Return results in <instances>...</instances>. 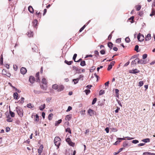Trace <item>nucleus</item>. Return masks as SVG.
Listing matches in <instances>:
<instances>
[{"mask_svg": "<svg viewBox=\"0 0 155 155\" xmlns=\"http://www.w3.org/2000/svg\"><path fill=\"white\" fill-rule=\"evenodd\" d=\"M52 88L54 89H58V85L57 84H54L52 85Z\"/></svg>", "mask_w": 155, "mask_h": 155, "instance_id": "obj_21", "label": "nucleus"}, {"mask_svg": "<svg viewBox=\"0 0 155 155\" xmlns=\"http://www.w3.org/2000/svg\"><path fill=\"white\" fill-rule=\"evenodd\" d=\"M121 41V38H118L116 40V42L117 43H119Z\"/></svg>", "mask_w": 155, "mask_h": 155, "instance_id": "obj_57", "label": "nucleus"}, {"mask_svg": "<svg viewBox=\"0 0 155 155\" xmlns=\"http://www.w3.org/2000/svg\"><path fill=\"white\" fill-rule=\"evenodd\" d=\"M100 52L101 54H104L105 53V51L104 50H101Z\"/></svg>", "mask_w": 155, "mask_h": 155, "instance_id": "obj_55", "label": "nucleus"}, {"mask_svg": "<svg viewBox=\"0 0 155 155\" xmlns=\"http://www.w3.org/2000/svg\"><path fill=\"white\" fill-rule=\"evenodd\" d=\"M20 72L21 74H24L26 73L27 70L25 68L22 67L21 69Z\"/></svg>", "mask_w": 155, "mask_h": 155, "instance_id": "obj_6", "label": "nucleus"}, {"mask_svg": "<svg viewBox=\"0 0 155 155\" xmlns=\"http://www.w3.org/2000/svg\"><path fill=\"white\" fill-rule=\"evenodd\" d=\"M83 76L82 75H80L78 78H77V79H79V80L80 79L82 78L81 80L82 81L83 80V79L82 78H83Z\"/></svg>", "mask_w": 155, "mask_h": 155, "instance_id": "obj_61", "label": "nucleus"}, {"mask_svg": "<svg viewBox=\"0 0 155 155\" xmlns=\"http://www.w3.org/2000/svg\"><path fill=\"white\" fill-rule=\"evenodd\" d=\"M123 146L124 147H127L129 146L128 143L127 141H124V142Z\"/></svg>", "mask_w": 155, "mask_h": 155, "instance_id": "obj_20", "label": "nucleus"}, {"mask_svg": "<svg viewBox=\"0 0 155 155\" xmlns=\"http://www.w3.org/2000/svg\"><path fill=\"white\" fill-rule=\"evenodd\" d=\"M132 143L134 144H137L139 143V141L137 140H132Z\"/></svg>", "mask_w": 155, "mask_h": 155, "instance_id": "obj_44", "label": "nucleus"}, {"mask_svg": "<svg viewBox=\"0 0 155 155\" xmlns=\"http://www.w3.org/2000/svg\"><path fill=\"white\" fill-rule=\"evenodd\" d=\"M77 56V54H75L73 57V60H74V61H75V59Z\"/></svg>", "mask_w": 155, "mask_h": 155, "instance_id": "obj_47", "label": "nucleus"}, {"mask_svg": "<svg viewBox=\"0 0 155 155\" xmlns=\"http://www.w3.org/2000/svg\"><path fill=\"white\" fill-rule=\"evenodd\" d=\"M28 10L31 13H33V9L32 7L31 6L28 7Z\"/></svg>", "mask_w": 155, "mask_h": 155, "instance_id": "obj_19", "label": "nucleus"}, {"mask_svg": "<svg viewBox=\"0 0 155 155\" xmlns=\"http://www.w3.org/2000/svg\"><path fill=\"white\" fill-rule=\"evenodd\" d=\"M10 130V128L8 127H7L6 128V132H8Z\"/></svg>", "mask_w": 155, "mask_h": 155, "instance_id": "obj_62", "label": "nucleus"}, {"mask_svg": "<svg viewBox=\"0 0 155 155\" xmlns=\"http://www.w3.org/2000/svg\"><path fill=\"white\" fill-rule=\"evenodd\" d=\"M27 35L29 37H31L33 36V33L32 32L29 31L27 32Z\"/></svg>", "mask_w": 155, "mask_h": 155, "instance_id": "obj_15", "label": "nucleus"}, {"mask_svg": "<svg viewBox=\"0 0 155 155\" xmlns=\"http://www.w3.org/2000/svg\"><path fill=\"white\" fill-rule=\"evenodd\" d=\"M66 132H68L69 133L71 134V131L70 129L69 128H67L66 129Z\"/></svg>", "mask_w": 155, "mask_h": 155, "instance_id": "obj_43", "label": "nucleus"}, {"mask_svg": "<svg viewBox=\"0 0 155 155\" xmlns=\"http://www.w3.org/2000/svg\"><path fill=\"white\" fill-rule=\"evenodd\" d=\"M139 86L140 87H141L143 85V82L142 81H140L139 82Z\"/></svg>", "mask_w": 155, "mask_h": 155, "instance_id": "obj_40", "label": "nucleus"}, {"mask_svg": "<svg viewBox=\"0 0 155 155\" xmlns=\"http://www.w3.org/2000/svg\"><path fill=\"white\" fill-rule=\"evenodd\" d=\"M53 114H50L48 116V119L49 120H51L52 119Z\"/></svg>", "mask_w": 155, "mask_h": 155, "instance_id": "obj_36", "label": "nucleus"}, {"mask_svg": "<svg viewBox=\"0 0 155 155\" xmlns=\"http://www.w3.org/2000/svg\"><path fill=\"white\" fill-rule=\"evenodd\" d=\"M104 93V91L102 90H101L99 92V95H103Z\"/></svg>", "mask_w": 155, "mask_h": 155, "instance_id": "obj_41", "label": "nucleus"}, {"mask_svg": "<svg viewBox=\"0 0 155 155\" xmlns=\"http://www.w3.org/2000/svg\"><path fill=\"white\" fill-rule=\"evenodd\" d=\"M119 92V91L118 89H116L115 90V92L116 93V94H117V95H118H118Z\"/></svg>", "mask_w": 155, "mask_h": 155, "instance_id": "obj_56", "label": "nucleus"}, {"mask_svg": "<svg viewBox=\"0 0 155 155\" xmlns=\"http://www.w3.org/2000/svg\"><path fill=\"white\" fill-rule=\"evenodd\" d=\"M72 62L73 61H68L66 60H65L64 61V63L68 65H71Z\"/></svg>", "mask_w": 155, "mask_h": 155, "instance_id": "obj_22", "label": "nucleus"}, {"mask_svg": "<svg viewBox=\"0 0 155 155\" xmlns=\"http://www.w3.org/2000/svg\"><path fill=\"white\" fill-rule=\"evenodd\" d=\"M16 111L20 117L23 116V110L22 108L19 107H17L16 108Z\"/></svg>", "mask_w": 155, "mask_h": 155, "instance_id": "obj_2", "label": "nucleus"}, {"mask_svg": "<svg viewBox=\"0 0 155 155\" xmlns=\"http://www.w3.org/2000/svg\"><path fill=\"white\" fill-rule=\"evenodd\" d=\"M142 141L144 142L145 143H147L148 142H149L150 141V139L149 138H146L144 139H143L142 140Z\"/></svg>", "mask_w": 155, "mask_h": 155, "instance_id": "obj_27", "label": "nucleus"}, {"mask_svg": "<svg viewBox=\"0 0 155 155\" xmlns=\"http://www.w3.org/2000/svg\"><path fill=\"white\" fill-rule=\"evenodd\" d=\"M43 147H42V148H39L38 149V152L39 154H41V153L42 152V150H43Z\"/></svg>", "mask_w": 155, "mask_h": 155, "instance_id": "obj_28", "label": "nucleus"}, {"mask_svg": "<svg viewBox=\"0 0 155 155\" xmlns=\"http://www.w3.org/2000/svg\"><path fill=\"white\" fill-rule=\"evenodd\" d=\"M115 63V61H112L110 62V65L112 67V66L114 65V64Z\"/></svg>", "mask_w": 155, "mask_h": 155, "instance_id": "obj_63", "label": "nucleus"}, {"mask_svg": "<svg viewBox=\"0 0 155 155\" xmlns=\"http://www.w3.org/2000/svg\"><path fill=\"white\" fill-rule=\"evenodd\" d=\"M139 59L136 58L134 60L132 61L131 63V65L134 66L135 65H136L137 62L139 63Z\"/></svg>", "mask_w": 155, "mask_h": 155, "instance_id": "obj_5", "label": "nucleus"}, {"mask_svg": "<svg viewBox=\"0 0 155 155\" xmlns=\"http://www.w3.org/2000/svg\"><path fill=\"white\" fill-rule=\"evenodd\" d=\"M61 121L62 120L61 119H60L58 121H56L55 123V126L58 125L61 122Z\"/></svg>", "mask_w": 155, "mask_h": 155, "instance_id": "obj_24", "label": "nucleus"}, {"mask_svg": "<svg viewBox=\"0 0 155 155\" xmlns=\"http://www.w3.org/2000/svg\"><path fill=\"white\" fill-rule=\"evenodd\" d=\"M151 38V35L150 34H148L146 36L145 40L146 41H149Z\"/></svg>", "mask_w": 155, "mask_h": 155, "instance_id": "obj_11", "label": "nucleus"}, {"mask_svg": "<svg viewBox=\"0 0 155 155\" xmlns=\"http://www.w3.org/2000/svg\"><path fill=\"white\" fill-rule=\"evenodd\" d=\"M9 113L12 117H14L15 113L13 112L10 110Z\"/></svg>", "mask_w": 155, "mask_h": 155, "instance_id": "obj_31", "label": "nucleus"}, {"mask_svg": "<svg viewBox=\"0 0 155 155\" xmlns=\"http://www.w3.org/2000/svg\"><path fill=\"white\" fill-rule=\"evenodd\" d=\"M7 120L8 122H11L12 121L13 119H12L11 118H9L7 119Z\"/></svg>", "mask_w": 155, "mask_h": 155, "instance_id": "obj_54", "label": "nucleus"}, {"mask_svg": "<svg viewBox=\"0 0 155 155\" xmlns=\"http://www.w3.org/2000/svg\"><path fill=\"white\" fill-rule=\"evenodd\" d=\"M136 7V9L137 11H139L141 8V6L140 5H137Z\"/></svg>", "mask_w": 155, "mask_h": 155, "instance_id": "obj_32", "label": "nucleus"}, {"mask_svg": "<svg viewBox=\"0 0 155 155\" xmlns=\"http://www.w3.org/2000/svg\"><path fill=\"white\" fill-rule=\"evenodd\" d=\"M5 71V70L4 69H3L2 71V73L5 75H6L7 76H8V77H9L11 76V74L8 73H5L4 72Z\"/></svg>", "mask_w": 155, "mask_h": 155, "instance_id": "obj_17", "label": "nucleus"}, {"mask_svg": "<svg viewBox=\"0 0 155 155\" xmlns=\"http://www.w3.org/2000/svg\"><path fill=\"white\" fill-rule=\"evenodd\" d=\"M147 57V54H144L143 55L142 58L143 59H145Z\"/></svg>", "mask_w": 155, "mask_h": 155, "instance_id": "obj_51", "label": "nucleus"}, {"mask_svg": "<svg viewBox=\"0 0 155 155\" xmlns=\"http://www.w3.org/2000/svg\"><path fill=\"white\" fill-rule=\"evenodd\" d=\"M66 141L68 143L70 142L71 141V139L69 138H67L66 139Z\"/></svg>", "mask_w": 155, "mask_h": 155, "instance_id": "obj_53", "label": "nucleus"}, {"mask_svg": "<svg viewBox=\"0 0 155 155\" xmlns=\"http://www.w3.org/2000/svg\"><path fill=\"white\" fill-rule=\"evenodd\" d=\"M32 49L33 51L36 52L38 51L37 47L35 44L32 45Z\"/></svg>", "mask_w": 155, "mask_h": 155, "instance_id": "obj_7", "label": "nucleus"}, {"mask_svg": "<svg viewBox=\"0 0 155 155\" xmlns=\"http://www.w3.org/2000/svg\"><path fill=\"white\" fill-rule=\"evenodd\" d=\"M18 94L17 92L14 93L13 94V97L15 99H18Z\"/></svg>", "mask_w": 155, "mask_h": 155, "instance_id": "obj_29", "label": "nucleus"}, {"mask_svg": "<svg viewBox=\"0 0 155 155\" xmlns=\"http://www.w3.org/2000/svg\"><path fill=\"white\" fill-rule=\"evenodd\" d=\"M137 38L139 41H142L144 40V37L143 35L139 33L137 35Z\"/></svg>", "mask_w": 155, "mask_h": 155, "instance_id": "obj_3", "label": "nucleus"}, {"mask_svg": "<svg viewBox=\"0 0 155 155\" xmlns=\"http://www.w3.org/2000/svg\"><path fill=\"white\" fill-rule=\"evenodd\" d=\"M38 23V20L37 19L34 20L33 22V25L34 28H36L37 26V24Z\"/></svg>", "mask_w": 155, "mask_h": 155, "instance_id": "obj_14", "label": "nucleus"}, {"mask_svg": "<svg viewBox=\"0 0 155 155\" xmlns=\"http://www.w3.org/2000/svg\"><path fill=\"white\" fill-rule=\"evenodd\" d=\"M41 87L44 90H46L47 89V87L46 86H44L43 85H41Z\"/></svg>", "mask_w": 155, "mask_h": 155, "instance_id": "obj_48", "label": "nucleus"}, {"mask_svg": "<svg viewBox=\"0 0 155 155\" xmlns=\"http://www.w3.org/2000/svg\"><path fill=\"white\" fill-rule=\"evenodd\" d=\"M86 26L85 25H84L79 30V32H81L85 28Z\"/></svg>", "mask_w": 155, "mask_h": 155, "instance_id": "obj_45", "label": "nucleus"}, {"mask_svg": "<svg viewBox=\"0 0 155 155\" xmlns=\"http://www.w3.org/2000/svg\"><path fill=\"white\" fill-rule=\"evenodd\" d=\"M72 115L71 114L68 115L66 116L65 118V120L66 121H69L72 117Z\"/></svg>", "mask_w": 155, "mask_h": 155, "instance_id": "obj_10", "label": "nucleus"}, {"mask_svg": "<svg viewBox=\"0 0 155 155\" xmlns=\"http://www.w3.org/2000/svg\"><path fill=\"white\" fill-rule=\"evenodd\" d=\"M27 107L28 108H31L33 107H34L32 105H31V104L30 103H29V104H27Z\"/></svg>", "mask_w": 155, "mask_h": 155, "instance_id": "obj_34", "label": "nucleus"}, {"mask_svg": "<svg viewBox=\"0 0 155 155\" xmlns=\"http://www.w3.org/2000/svg\"><path fill=\"white\" fill-rule=\"evenodd\" d=\"M95 69V67L93 66L92 67L91 69H90V72H92Z\"/></svg>", "mask_w": 155, "mask_h": 155, "instance_id": "obj_52", "label": "nucleus"}, {"mask_svg": "<svg viewBox=\"0 0 155 155\" xmlns=\"http://www.w3.org/2000/svg\"><path fill=\"white\" fill-rule=\"evenodd\" d=\"M143 154L144 155H154V153H151L148 152L143 153Z\"/></svg>", "mask_w": 155, "mask_h": 155, "instance_id": "obj_23", "label": "nucleus"}, {"mask_svg": "<svg viewBox=\"0 0 155 155\" xmlns=\"http://www.w3.org/2000/svg\"><path fill=\"white\" fill-rule=\"evenodd\" d=\"M84 91L85 92L87 95L90 92V91L89 90L86 89Z\"/></svg>", "mask_w": 155, "mask_h": 155, "instance_id": "obj_42", "label": "nucleus"}, {"mask_svg": "<svg viewBox=\"0 0 155 155\" xmlns=\"http://www.w3.org/2000/svg\"><path fill=\"white\" fill-rule=\"evenodd\" d=\"M42 82L43 84L45 85L47 84V81L46 79L45 78H43L42 79Z\"/></svg>", "mask_w": 155, "mask_h": 155, "instance_id": "obj_30", "label": "nucleus"}, {"mask_svg": "<svg viewBox=\"0 0 155 155\" xmlns=\"http://www.w3.org/2000/svg\"><path fill=\"white\" fill-rule=\"evenodd\" d=\"M112 66L110 65V64L108 65V68H107V70L110 71L112 68Z\"/></svg>", "mask_w": 155, "mask_h": 155, "instance_id": "obj_58", "label": "nucleus"}, {"mask_svg": "<svg viewBox=\"0 0 155 155\" xmlns=\"http://www.w3.org/2000/svg\"><path fill=\"white\" fill-rule=\"evenodd\" d=\"M139 48V46L138 45H136L135 46V50L137 51V52H138V49Z\"/></svg>", "mask_w": 155, "mask_h": 155, "instance_id": "obj_46", "label": "nucleus"}, {"mask_svg": "<svg viewBox=\"0 0 155 155\" xmlns=\"http://www.w3.org/2000/svg\"><path fill=\"white\" fill-rule=\"evenodd\" d=\"M73 70H75L77 71V72L78 73H81V70L80 68L78 67H77L75 66H74L73 67Z\"/></svg>", "mask_w": 155, "mask_h": 155, "instance_id": "obj_8", "label": "nucleus"}, {"mask_svg": "<svg viewBox=\"0 0 155 155\" xmlns=\"http://www.w3.org/2000/svg\"><path fill=\"white\" fill-rule=\"evenodd\" d=\"M64 86L63 85H61L58 87V92H60L63 91L64 89Z\"/></svg>", "mask_w": 155, "mask_h": 155, "instance_id": "obj_13", "label": "nucleus"}, {"mask_svg": "<svg viewBox=\"0 0 155 155\" xmlns=\"http://www.w3.org/2000/svg\"><path fill=\"white\" fill-rule=\"evenodd\" d=\"M140 72V71L138 70L137 69H135L134 70H132L129 71V72L131 74H136Z\"/></svg>", "mask_w": 155, "mask_h": 155, "instance_id": "obj_4", "label": "nucleus"}, {"mask_svg": "<svg viewBox=\"0 0 155 155\" xmlns=\"http://www.w3.org/2000/svg\"><path fill=\"white\" fill-rule=\"evenodd\" d=\"M125 41L126 42L129 43L130 42V40L129 38L128 37H126L125 39Z\"/></svg>", "mask_w": 155, "mask_h": 155, "instance_id": "obj_37", "label": "nucleus"}, {"mask_svg": "<svg viewBox=\"0 0 155 155\" xmlns=\"http://www.w3.org/2000/svg\"><path fill=\"white\" fill-rule=\"evenodd\" d=\"M36 118L35 119V120L36 121H38L39 120V116L38 115L36 114L35 116Z\"/></svg>", "mask_w": 155, "mask_h": 155, "instance_id": "obj_39", "label": "nucleus"}, {"mask_svg": "<svg viewBox=\"0 0 155 155\" xmlns=\"http://www.w3.org/2000/svg\"><path fill=\"white\" fill-rule=\"evenodd\" d=\"M79 79H75L73 80V81L74 82V84H76L78 83L79 81Z\"/></svg>", "mask_w": 155, "mask_h": 155, "instance_id": "obj_26", "label": "nucleus"}, {"mask_svg": "<svg viewBox=\"0 0 155 155\" xmlns=\"http://www.w3.org/2000/svg\"><path fill=\"white\" fill-rule=\"evenodd\" d=\"M29 81L31 83H33L35 81V79L34 77L32 76H31L29 78Z\"/></svg>", "mask_w": 155, "mask_h": 155, "instance_id": "obj_9", "label": "nucleus"}, {"mask_svg": "<svg viewBox=\"0 0 155 155\" xmlns=\"http://www.w3.org/2000/svg\"><path fill=\"white\" fill-rule=\"evenodd\" d=\"M69 145L72 146H74V144L71 141L69 143Z\"/></svg>", "mask_w": 155, "mask_h": 155, "instance_id": "obj_59", "label": "nucleus"}, {"mask_svg": "<svg viewBox=\"0 0 155 155\" xmlns=\"http://www.w3.org/2000/svg\"><path fill=\"white\" fill-rule=\"evenodd\" d=\"M113 44L111 42L108 43V46L110 48V49H111L113 47Z\"/></svg>", "mask_w": 155, "mask_h": 155, "instance_id": "obj_25", "label": "nucleus"}, {"mask_svg": "<svg viewBox=\"0 0 155 155\" xmlns=\"http://www.w3.org/2000/svg\"><path fill=\"white\" fill-rule=\"evenodd\" d=\"M155 15V11L153 10L152 12V13L150 14V16H151L153 15Z\"/></svg>", "mask_w": 155, "mask_h": 155, "instance_id": "obj_50", "label": "nucleus"}, {"mask_svg": "<svg viewBox=\"0 0 155 155\" xmlns=\"http://www.w3.org/2000/svg\"><path fill=\"white\" fill-rule=\"evenodd\" d=\"M80 65L82 66H84L85 65V62L84 61H81L80 63Z\"/></svg>", "mask_w": 155, "mask_h": 155, "instance_id": "obj_33", "label": "nucleus"}, {"mask_svg": "<svg viewBox=\"0 0 155 155\" xmlns=\"http://www.w3.org/2000/svg\"><path fill=\"white\" fill-rule=\"evenodd\" d=\"M25 99L23 97H22L20 100H19L18 102H20V103L23 104L24 102Z\"/></svg>", "mask_w": 155, "mask_h": 155, "instance_id": "obj_35", "label": "nucleus"}, {"mask_svg": "<svg viewBox=\"0 0 155 155\" xmlns=\"http://www.w3.org/2000/svg\"><path fill=\"white\" fill-rule=\"evenodd\" d=\"M39 72H37L36 74V81L37 82H39Z\"/></svg>", "mask_w": 155, "mask_h": 155, "instance_id": "obj_16", "label": "nucleus"}, {"mask_svg": "<svg viewBox=\"0 0 155 155\" xmlns=\"http://www.w3.org/2000/svg\"><path fill=\"white\" fill-rule=\"evenodd\" d=\"M139 63H140L141 64H144L146 63V61L142 59L140 60L139 59Z\"/></svg>", "mask_w": 155, "mask_h": 155, "instance_id": "obj_18", "label": "nucleus"}, {"mask_svg": "<svg viewBox=\"0 0 155 155\" xmlns=\"http://www.w3.org/2000/svg\"><path fill=\"white\" fill-rule=\"evenodd\" d=\"M61 141V139L58 137H56L54 138V143L55 145L58 148L60 145Z\"/></svg>", "mask_w": 155, "mask_h": 155, "instance_id": "obj_1", "label": "nucleus"}, {"mask_svg": "<svg viewBox=\"0 0 155 155\" xmlns=\"http://www.w3.org/2000/svg\"><path fill=\"white\" fill-rule=\"evenodd\" d=\"M44 107H42L41 105L39 107V108L40 110H42L44 109H45Z\"/></svg>", "mask_w": 155, "mask_h": 155, "instance_id": "obj_60", "label": "nucleus"}, {"mask_svg": "<svg viewBox=\"0 0 155 155\" xmlns=\"http://www.w3.org/2000/svg\"><path fill=\"white\" fill-rule=\"evenodd\" d=\"M13 68L15 71H16L17 69V67L16 65H13Z\"/></svg>", "mask_w": 155, "mask_h": 155, "instance_id": "obj_64", "label": "nucleus"}, {"mask_svg": "<svg viewBox=\"0 0 155 155\" xmlns=\"http://www.w3.org/2000/svg\"><path fill=\"white\" fill-rule=\"evenodd\" d=\"M72 109V108L71 107V106H69L68 107V108L67 109V110H66V111L67 112H68L70 111Z\"/></svg>", "mask_w": 155, "mask_h": 155, "instance_id": "obj_49", "label": "nucleus"}, {"mask_svg": "<svg viewBox=\"0 0 155 155\" xmlns=\"http://www.w3.org/2000/svg\"><path fill=\"white\" fill-rule=\"evenodd\" d=\"M97 99L96 98H94L93 100V101L92 102V105H93L97 101Z\"/></svg>", "mask_w": 155, "mask_h": 155, "instance_id": "obj_38", "label": "nucleus"}, {"mask_svg": "<svg viewBox=\"0 0 155 155\" xmlns=\"http://www.w3.org/2000/svg\"><path fill=\"white\" fill-rule=\"evenodd\" d=\"M88 112L90 116H92L94 114V110L91 109H89Z\"/></svg>", "mask_w": 155, "mask_h": 155, "instance_id": "obj_12", "label": "nucleus"}]
</instances>
